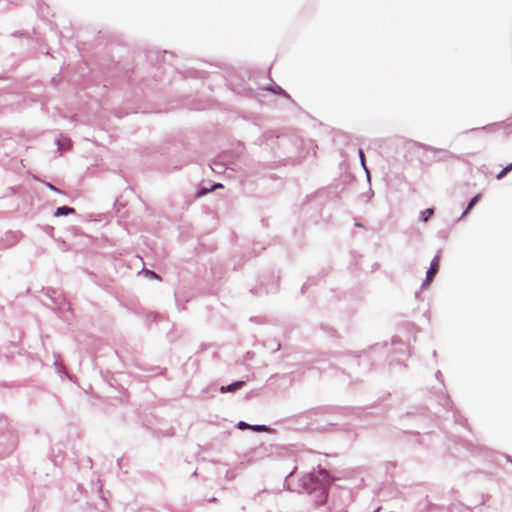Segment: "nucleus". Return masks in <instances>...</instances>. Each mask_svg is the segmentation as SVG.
<instances>
[{
    "instance_id": "nucleus-1",
    "label": "nucleus",
    "mask_w": 512,
    "mask_h": 512,
    "mask_svg": "<svg viewBox=\"0 0 512 512\" xmlns=\"http://www.w3.org/2000/svg\"><path fill=\"white\" fill-rule=\"evenodd\" d=\"M331 483L330 476L325 470L306 474L302 478L303 488L308 492H318L317 504H324L327 499V488Z\"/></svg>"
},
{
    "instance_id": "nucleus-2",
    "label": "nucleus",
    "mask_w": 512,
    "mask_h": 512,
    "mask_svg": "<svg viewBox=\"0 0 512 512\" xmlns=\"http://www.w3.org/2000/svg\"><path fill=\"white\" fill-rule=\"evenodd\" d=\"M439 266H440V255L437 254L433 258V260L431 262V265H430V268L427 271V275H426V282L427 283L432 281L433 277L436 275V273L439 270Z\"/></svg>"
},
{
    "instance_id": "nucleus-3",
    "label": "nucleus",
    "mask_w": 512,
    "mask_h": 512,
    "mask_svg": "<svg viewBox=\"0 0 512 512\" xmlns=\"http://www.w3.org/2000/svg\"><path fill=\"white\" fill-rule=\"evenodd\" d=\"M245 385V382L244 381H236L230 385H227V386H222L220 388V391L222 393H226V392H234L238 389H241L243 386Z\"/></svg>"
},
{
    "instance_id": "nucleus-4",
    "label": "nucleus",
    "mask_w": 512,
    "mask_h": 512,
    "mask_svg": "<svg viewBox=\"0 0 512 512\" xmlns=\"http://www.w3.org/2000/svg\"><path fill=\"white\" fill-rule=\"evenodd\" d=\"M74 212H75V210L73 208L63 206V207L57 208V210L55 212V216L73 214Z\"/></svg>"
},
{
    "instance_id": "nucleus-5",
    "label": "nucleus",
    "mask_w": 512,
    "mask_h": 512,
    "mask_svg": "<svg viewBox=\"0 0 512 512\" xmlns=\"http://www.w3.org/2000/svg\"><path fill=\"white\" fill-rule=\"evenodd\" d=\"M434 210L432 208H427L421 212V217L423 222H427L428 219L433 215Z\"/></svg>"
},
{
    "instance_id": "nucleus-6",
    "label": "nucleus",
    "mask_w": 512,
    "mask_h": 512,
    "mask_svg": "<svg viewBox=\"0 0 512 512\" xmlns=\"http://www.w3.org/2000/svg\"><path fill=\"white\" fill-rule=\"evenodd\" d=\"M512 170V163L510 165H508L507 167H505L498 175H497V179H501L503 178L508 172H510Z\"/></svg>"
},
{
    "instance_id": "nucleus-7",
    "label": "nucleus",
    "mask_w": 512,
    "mask_h": 512,
    "mask_svg": "<svg viewBox=\"0 0 512 512\" xmlns=\"http://www.w3.org/2000/svg\"><path fill=\"white\" fill-rule=\"evenodd\" d=\"M251 429L254 430V431H258V432H260V431H268V428L266 426H263V425L262 426H252Z\"/></svg>"
},
{
    "instance_id": "nucleus-8",
    "label": "nucleus",
    "mask_w": 512,
    "mask_h": 512,
    "mask_svg": "<svg viewBox=\"0 0 512 512\" xmlns=\"http://www.w3.org/2000/svg\"><path fill=\"white\" fill-rule=\"evenodd\" d=\"M478 197H479L478 195H477V196H475V197H474V198L469 202V204H468V206H467V210L472 209V207L476 204V202H477V200H478Z\"/></svg>"
},
{
    "instance_id": "nucleus-9",
    "label": "nucleus",
    "mask_w": 512,
    "mask_h": 512,
    "mask_svg": "<svg viewBox=\"0 0 512 512\" xmlns=\"http://www.w3.org/2000/svg\"><path fill=\"white\" fill-rule=\"evenodd\" d=\"M238 427H239L240 429H248V428H250V429H251V427H252V426L248 425V424H247V423H245V422H239Z\"/></svg>"
},
{
    "instance_id": "nucleus-10",
    "label": "nucleus",
    "mask_w": 512,
    "mask_h": 512,
    "mask_svg": "<svg viewBox=\"0 0 512 512\" xmlns=\"http://www.w3.org/2000/svg\"><path fill=\"white\" fill-rule=\"evenodd\" d=\"M359 156L361 159V163H362L363 167L365 168V157H364V152L362 150L359 151Z\"/></svg>"
},
{
    "instance_id": "nucleus-11",
    "label": "nucleus",
    "mask_w": 512,
    "mask_h": 512,
    "mask_svg": "<svg viewBox=\"0 0 512 512\" xmlns=\"http://www.w3.org/2000/svg\"><path fill=\"white\" fill-rule=\"evenodd\" d=\"M147 274H149L153 278H158V275L152 271H148Z\"/></svg>"
},
{
    "instance_id": "nucleus-12",
    "label": "nucleus",
    "mask_w": 512,
    "mask_h": 512,
    "mask_svg": "<svg viewBox=\"0 0 512 512\" xmlns=\"http://www.w3.org/2000/svg\"><path fill=\"white\" fill-rule=\"evenodd\" d=\"M49 188H50L51 190H56V188H55L53 185H51V184H49Z\"/></svg>"
},
{
    "instance_id": "nucleus-13",
    "label": "nucleus",
    "mask_w": 512,
    "mask_h": 512,
    "mask_svg": "<svg viewBox=\"0 0 512 512\" xmlns=\"http://www.w3.org/2000/svg\"><path fill=\"white\" fill-rule=\"evenodd\" d=\"M219 187H222V185L221 184H217V185L214 186V188H219Z\"/></svg>"
},
{
    "instance_id": "nucleus-14",
    "label": "nucleus",
    "mask_w": 512,
    "mask_h": 512,
    "mask_svg": "<svg viewBox=\"0 0 512 512\" xmlns=\"http://www.w3.org/2000/svg\"><path fill=\"white\" fill-rule=\"evenodd\" d=\"M204 193H206V191H203V192L198 193V197H199V196H201V195H203Z\"/></svg>"
}]
</instances>
